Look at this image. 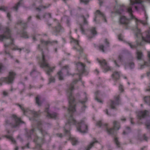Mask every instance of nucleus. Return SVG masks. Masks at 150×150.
I'll return each mask as SVG.
<instances>
[{"label":"nucleus","instance_id":"nucleus-1","mask_svg":"<svg viewBox=\"0 0 150 150\" xmlns=\"http://www.w3.org/2000/svg\"><path fill=\"white\" fill-rule=\"evenodd\" d=\"M130 4L126 7V11L129 13L130 18H127L125 16H121L120 17L119 19L120 23L125 26L126 29L129 26L130 20L132 19H134L136 20V22H140L144 25H147V23L146 21L139 20L136 18L133 14V11L132 10V8L133 5L134 4H140L139 7L137 6H135V9L137 11H138L140 8H141L143 11H145V9L144 6L142 4V3L144 2L142 0H134V1L130 0Z\"/></svg>","mask_w":150,"mask_h":150},{"label":"nucleus","instance_id":"nucleus-2","mask_svg":"<svg viewBox=\"0 0 150 150\" xmlns=\"http://www.w3.org/2000/svg\"><path fill=\"white\" fill-rule=\"evenodd\" d=\"M77 81L78 80H76L73 81L70 84L67 90L69 104V108H68V110L70 113H73L76 111L75 105L74 103L75 99L72 95V93L73 90L74 89V85Z\"/></svg>","mask_w":150,"mask_h":150},{"label":"nucleus","instance_id":"nucleus-3","mask_svg":"<svg viewBox=\"0 0 150 150\" xmlns=\"http://www.w3.org/2000/svg\"><path fill=\"white\" fill-rule=\"evenodd\" d=\"M38 49L39 50L42 51V61L40 63V66L42 68H47L48 69L46 71V74L47 75H50V73L53 72V70H54L55 68V67H50V64L48 63V60L46 59V58L42 51V49L40 48V45H38Z\"/></svg>","mask_w":150,"mask_h":150},{"label":"nucleus","instance_id":"nucleus-4","mask_svg":"<svg viewBox=\"0 0 150 150\" xmlns=\"http://www.w3.org/2000/svg\"><path fill=\"white\" fill-rule=\"evenodd\" d=\"M23 123L20 118L13 115L10 118L6 120L4 125L6 126L9 125L11 128H18L20 124Z\"/></svg>","mask_w":150,"mask_h":150},{"label":"nucleus","instance_id":"nucleus-5","mask_svg":"<svg viewBox=\"0 0 150 150\" xmlns=\"http://www.w3.org/2000/svg\"><path fill=\"white\" fill-rule=\"evenodd\" d=\"M113 128H108V127L106 128V130L108 133L110 135L115 136L114 142L118 148L120 147V143L118 141V138L115 137L116 134V132L115 129L118 130L120 128V125L119 123L116 121H114L113 122Z\"/></svg>","mask_w":150,"mask_h":150},{"label":"nucleus","instance_id":"nucleus-6","mask_svg":"<svg viewBox=\"0 0 150 150\" xmlns=\"http://www.w3.org/2000/svg\"><path fill=\"white\" fill-rule=\"evenodd\" d=\"M4 33L3 34L0 35V40L3 41L4 39H10L11 42L10 44H5L4 45L5 48H8L11 45L13 44V41L14 39L11 37V31L8 27H6L4 29Z\"/></svg>","mask_w":150,"mask_h":150},{"label":"nucleus","instance_id":"nucleus-7","mask_svg":"<svg viewBox=\"0 0 150 150\" xmlns=\"http://www.w3.org/2000/svg\"><path fill=\"white\" fill-rule=\"evenodd\" d=\"M16 75V73L12 70L10 71L8 74V76L5 77H1L0 79V86L2 85L4 82L8 84H12Z\"/></svg>","mask_w":150,"mask_h":150},{"label":"nucleus","instance_id":"nucleus-8","mask_svg":"<svg viewBox=\"0 0 150 150\" xmlns=\"http://www.w3.org/2000/svg\"><path fill=\"white\" fill-rule=\"evenodd\" d=\"M77 129L78 131L82 133H86L88 131L87 126L83 120H81L78 123Z\"/></svg>","mask_w":150,"mask_h":150},{"label":"nucleus","instance_id":"nucleus-9","mask_svg":"<svg viewBox=\"0 0 150 150\" xmlns=\"http://www.w3.org/2000/svg\"><path fill=\"white\" fill-rule=\"evenodd\" d=\"M76 123V120L71 115H70V117L69 120L67 123L64 127V130L65 132V134L68 135V136L70 135L69 131L67 130L69 129L70 127V125L71 124H74Z\"/></svg>","mask_w":150,"mask_h":150},{"label":"nucleus","instance_id":"nucleus-10","mask_svg":"<svg viewBox=\"0 0 150 150\" xmlns=\"http://www.w3.org/2000/svg\"><path fill=\"white\" fill-rule=\"evenodd\" d=\"M43 127L42 122L40 120H38L37 123V127L43 136L48 134L47 132L44 129Z\"/></svg>","mask_w":150,"mask_h":150},{"label":"nucleus","instance_id":"nucleus-11","mask_svg":"<svg viewBox=\"0 0 150 150\" xmlns=\"http://www.w3.org/2000/svg\"><path fill=\"white\" fill-rule=\"evenodd\" d=\"M135 35L137 38H141L143 40L147 42L150 43V34H148L147 35L146 37L145 38L142 36L140 30L138 28L137 29Z\"/></svg>","mask_w":150,"mask_h":150},{"label":"nucleus","instance_id":"nucleus-12","mask_svg":"<svg viewBox=\"0 0 150 150\" xmlns=\"http://www.w3.org/2000/svg\"><path fill=\"white\" fill-rule=\"evenodd\" d=\"M114 100H111L110 106L111 109H115V106L118 105L120 104V96L119 95L116 96L114 97Z\"/></svg>","mask_w":150,"mask_h":150},{"label":"nucleus","instance_id":"nucleus-13","mask_svg":"<svg viewBox=\"0 0 150 150\" xmlns=\"http://www.w3.org/2000/svg\"><path fill=\"white\" fill-rule=\"evenodd\" d=\"M97 60L104 70L105 71V72L110 70V67L107 65V62L105 60H103L101 61L98 59H97Z\"/></svg>","mask_w":150,"mask_h":150},{"label":"nucleus","instance_id":"nucleus-14","mask_svg":"<svg viewBox=\"0 0 150 150\" xmlns=\"http://www.w3.org/2000/svg\"><path fill=\"white\" fill-rule=\"evenodd\" d=\"M148 55L149 57V60L148 62L144 61L143 64H140V69H142L145 67L150 66V51L148 52Z\"/></svg>","mask_w":150,"mask_h":150},{"label":"nucleus","instance_id":"nucleus-15","mask_svg":"<svg viewBox=\"0 0 150 150\" xmlns=\"http://www.w3.org/2000/svg\"><path fill=\"white\" fill-rule=\"evenodd\" d=\"M45 111L47 112V117H48L55 118L56 117L57 114L55 112L50 113L49 112V109L48 108H45Z\"/></svg>","mask_w":150,"mask_h":150},{"label":"nucleus","instance_id":"nucleus-16","mask_svg":"<svg viewBox=\"0 0 150 150\" xmlns=\"http://www.w3.org/2000/svg\"><path fill=\"white\" fill-rule=\"evenodd\" d=\"M100 15L103 18V19L104 20V21L105 22H107V20L105 18V16L104 14L103 13L101 12L99 10H97L96 11L95 17V18L94 19V21L95 22H96V19L97 18V15Z\"/></svg>","mask_w":150,"mask_h":150},{"label":"nucleus","instance_id":"nucleus-17","mask_svg":"<svg viewBox=\"0 0 150 150\" xmlns=\"http://www.w3.org/2000/svg\"><path fill=\"white\" fill-rule=\"evenodd\" d=\"M41 42L42 44H44L46 45H47L48 44H50L52 45L53 44H57L58 43V41L57 40L50 41L49 40L45 41L43 40H42L40 41Z\"/></svg>","mask_w":150,"mask_h":150},{"label":"nucleus","instance_id":"nucleus-18","mask_svg":"<svg viewBox=\"0 0 150 150\" xmlns=\"http://www.w3.org/2000/svg\"><path fill=\"white\" fill-rule=\"evenodd\" d=\"M73 41L75 43H76V45L78 46L77 48H76L75 47H74L73 49H74L76 50L77 51H79V52L80 54H81V53H82L83 51V49L80 46H79V42L77 40H74Z\"/></svg>","mask_w":150,"mask_h":150},{"label":"nucleus","instance_id":"nucleus-19","mask_svg":"<svg viewBox=\"0 0 150 150\" xmlns=\"http://www.w3.org/2000/svg\"><path fill=\"white\" fill-rule=\"evenodd\" d=\"M133 59V58L132 56H131L130 58V60H131L127 63L125 65V67L126 68L127 66H128L130 69H132L134 68V62H132V60Z\"/></svg>","mask_w":150,"mask_h":150},{"label":"nucleus","instance_id":"nucleus-20","mask_svg":"<svg viewBox=\"0 0 150 150\" xmlns=\"http://www.w3.org/2000/svg\"><path fill=\"white\" fill-rule=\"evenodd\" d=\"M120 76V72L117 71L114 72L112 75V78L116 80L119 79Z\"/></svg>","mask_w":150,"mask_h":150},{"label":"nucleus","instance_id":"nucleus-21","mask_svg":"<svg viewBox=\"0 0 150 150\" xmlns=\"http://www.w3.org/2000/svg\"><path fill=\"white\" fill-rule=\"evenodd\" d=\"M98 142L95 138H93V141L91 142L90 144L88 145L86 148V150H90V149L94 146V144L96 143H98Z\"/></svg>","mask_w":150,"mask_h":150},{"label":"nucleus","instance_id":"nucleus-22","mask_svg":"<svg viewBox=\"0 0 150 150\" xmlns=\"http://www.w3.org/2000/svg\"><path fill=\"white\" fill-rule=\"evenodd\" d=\"M148 112V111L146 110L144 111H141L139 113L138 116L140 119L142 118H144L147 116Z\"/></svg>","mask_w":150,"mask_h":150},{"label":"nucleus","instance_id":"nucleus-23","mask_svg":"<svg viewBox=\"0 0 150 150\" xmlns=\"http://www.w3.org/2000/svg\"><path fill=\"white\" fill-rule=\"evenodd\" d=\"M39 73L37 71L35 68H34L30 72V75L34 78L38 76Z\"/></svg>","mask_w":150,"mask_h":150},{"label":"nucleus","instance_id":"nucleus-24","mask_svg":"<svg viewBox=\"0 0 150 150\" xmlns=\"http://www.w3.org/2000/svg\"><path fill=\"white\" fill-rule=\"evenodd\" d=\"M22 0H20L12 8V9L16 11H17L19 7L21 4Z\"/></svg>","mask_w":150,"mask_h":150},{"label":"nucleus","instance_id":"nucleus-25","mask_svg":"<svg viewBox=\"0 0 150 150\" xmlns=\"http://www.w3.org/2000/svg\"><path fill=\"white\" fill-rule=\"evenodd\" d=\"M124 10L122 8V7L120 5L118 6V8L116 11V13L118 14H121L124 12Z\"/></svg>","mask_w":150,"mask_h":150},{"label":"nucleus","instance_id":"nucleus-26","mask_svg":"<svg viewBox=\"0 0 150 150\" xmlns=\"http://www.w3.org/2000/svg\"><path fill=\"white\" fill-rule=\"evenodd\" d=\"M69 139L70 140L73 145H75L78 143V141L75 138L70 137H69Z\"/></svg>","mask_w":150,"mask_h":150},{"label":"nucleus","instance_id":"nucleus-27","mask_svg":"<svg viewBox=\"0 0 150 150\" xmlns=\"http://www.w3.org/2000/svg\"><path fill=\"white\" fill-rule=\"evenodd\" d=\"M143 100L146 103L150 106V96H145Z\"/></svg>","mask_w":150,"mask_h":150},{"label":"nucleus","instance_id":"nucleus-28","mask_svg":"<svg viewBox=\"0 0 150 150\" xmlns=\"http://www.w3.org/2000/svg\"><path fill=\"white\" fill-rule=\"evenodd\" d=\"M40 97L39 96H38L35 98L36 103L38 105V106H41L42 102L40 100Z\"/></svg>","mask_w":150,"mask_h":150},{"label":"nucleus","instance_id":"nucleus-29","mask_svg":"<svg viewBox=\"0 0 150 150\" xmlns=\"http://www.w3.org/2000/svg\"><path fill=\"white\" fill-rule=\"evenodd\" d=\"M4 54L6 55L8 54L11 58H13V56L11 55L10 52L8 48H5L4 49Z\"/></svg>","mask_w":150,"mask_h":150},{"label":"nucleus","instance_id":"nucleus-30","mask_svg":"<svg viewBox=\"0 0 150 150\" xmlns=\"http://www.w3.org/2000/svg\"><path fill=\"white\" fill-rule=\"evenodd\" d=\"M62 29V27L59 24L54 27V32L56 33H59L60 32Z\"/></svg>","mask_w":150,"mask_h":150},{"label":"nucleus","instance_id":"nucleus-31","mask_svg":"<svg viewBox=\"0 0 150 150\" xmlns=\"http://www.w3.org/2000/svg\"><path fill=\"white\" fill-rule=\"evenodd\" d=\"M107 124L103 122L102 120H100L98 121L96 123V125L99 127L103 126H106Z\"/></svg>","mask_w":150,"mask_h":150},{"label":"nucleus","instance_id":"nucleus-32","mask_svg":"<svg viewBox=\"0 0 150 150\" xmlns=\"http://www.w3.org/2000/svg\"><path fill=\"white\" fill-rule=\"evenodd\" d=\"M81 1L84 3L85 4H87L88 3L90 0H80ZM99 1V4L100 6H101L103 3L102 0H98Z\"/></svg>","mask_w":150,"mask_h":150},{"label":"nucleus","instance_id":"nucleus-33","mask_svg":"<svg viewBox=\"0 0 150 150\" xmlns=\"http://www.w3.org/2000/svg\"><path fill=\"white\" fill-rule=\"evenodd\" d=\"M137 58L138 59H141L143 57V54L141 52L137 50Z\"/></svg>","mask_w":150,"mask_h":150},{"label":"nucleus","instance_id":"nucleus-34","mask_svg":"<svg viewBox=\"0 0 150 150\" xmlns=\"http://www.w3.org/2000/svg\"><path fill=\"white\" fill-rule=\"evenodd\" d=\"M58 78L60 80H62L64 79L63 76V73L62 71L58 72L57 73Z\"/></svg>","mask_w":150,"mask_h":150},{"label":"nucleus","instance_id":"nucleus-35","mask_svg":"<svg viewBox=\"0 0 150 150\" xmlns=\"http://www.w3.org/2000/svg\"><path fill=\"white\" fill-rule=\"evenodd\" d=\"M131 132V129L130 127H126L125 130L124 131L123 134L124 135L130 133Z\"/></svg>","mask_w":150,"mask_h":150},{"label":"nucleus","instance_id":"nucleus-36","mask_svg":"<svg viewBox=\"0 0 150 150\" xmlns=\"http://www.w3.org/2000/svg\"><path fill=\"white\" fill-rule=\"evenodd\" d=\"M6 67L2 63H0V74L3 73V71L5 70Z\"/></svg>","mask_w":150,"mask_h":150},{"label":"nucleus","instance_id":"nucleus-37","mask_svg":"<svg viewBox=\"0 0 150 150\" xmlns=\"http://www.w3.org/2000/svg\"><path fill=\"white\" fill-rule=\"evenodd\" d=\"M22 34V37L25 38H28V36L26 32L24 30H23L21 33Z\"/></svg>","mask_w":150,"mask_h":150},{"label":"nucleus","instance_id":"nucleus-38","mask_svg":"<svg viewBox=\"0 0 150 150\" xmlns=\"http://www.w3.org/2000/svg\"><path fill=\"white\" fill-rule=\"evenodd\" d=\"M128 44L132 48H134L136 47H137V46L139 44V42L137 40V45H132L130 43H128Z\"/></svg>","mask_w":150,"mask_h":150},{"label":"nucleus","instance_id":"nucleus-39","mask_svg":"<svg viewBox=\"0 0 150 150\" xmlns=\"http://www.w3.org/2000/svg\"><path fill=\"white\" fill-rule=\"evenodd\" d=\"M79 64L81 67L82 69V71L83 73L85 71V66L83 63L81 62L79 63Z\"/></svg>","mask_w":150,"mask_h":150},{"label":"nucleus","instance_id":"nucleus-40","mask_svg":"<svg viewBox=\"0 0 150 150\" xmlns=\"http://www.w3.org/2000/svg\"><path fill=\"white\" fill-rule=\"evenodd\" d=\"M84 94L85 95V98L83 100H79V102L82 103V104H84L86 101H87V98L86 96V93H84Z\"/></svg>","mask_w":150,"mask_h":150},{"label":"nucleus","instance_id":"nucleus-41","mask_svg":"<svg viewBox=\"0 0 150 150\" xmlns=\"http://www.w3.org/2000/svg\"><path fill=\"white\" fill-rule=\"evenodd\" d=\"M69 69V67L68 66V65H66L64 66L63 67V68L62 69V70H63V69H65L66 70H67V75H70V74H69V72L68 71V69Z\"/></svg>","mask_w":150,"mask_h":150},{"label":"nucleus","instance_id":"nucleus-42","mask_svg":"<svg viewBox=\"0 0 150 150\" xmlns=\"http://www.w3.org/2000/svg\"><path fill=\"white\" fill-rule=\"evenodd\" d=\"M81 17L83 18V23L84 25H88V22L86 20V19L84 16H82Z\"/></svg>","mask_w":150,"mask_h":150},{"label":"nucleus","instance_id":"nucleus-43","mask_svg":"<svg viewBox=\"0 0 150 150\" xmlns=\"http://www.w3.org/2000/svg\"><path fill=\"white\" fill-rule=\"evenodd\" d=\"M91 33L93 35V36L96 35L97 34L95 28H93L91 30Z\"/></svg>","mask_w":150,"mask_h":150},{"label":"nucleus","instance_id":"nucleus-44","mask_svg":"<svg viewBox=\"0 0 150 150\" xmlns=\"http://www.w3.org/2000/svg\"><path fill=\"white\" fill-rule=\"evenodd\" d=\"M48 7L49 6H41L37 8L36 9L39 11H41L42 9L46 8Z\"/></svg>","mask_w":150,"mask_h":150},{"label":"nucleus","instance_id":"nucleus-45","mask_svg":"<svg viewBox=\"0 0 150 150\" xmlns=\"http://www.w3.org/2000/svg\"><path fill=\"white\" fill-rule=\"evenodd\" d=\"M8 10V8L6 7L2 6L0 7V10L4 11H6Z\"/></svg>","mask_w":150,"mask_h":150},{"label":"nucleus","instance_id":"nucleus-46","mask_svg":"<svg viewBox=\"0 0 150 150\" xmlns=\"http://www.w3.org/2000/svg\"><path fill=\"white\" fill-rule=\"evenodd\" d=\"M31 113L35 117H38L39 116V114L34 111H31Z\"/></svg>","mask_w":150,"mask_h":150},{"label":"nucleus","instance_id":"nucleus-47","mask_svg":"<svg viewBox=\"0 0 150 150\" xmlns=\"http://www.w3.org/2000/svg\"><path fill=\"white\" fill-rule=\"evenodd\" d=\"M146 125L148 129L150 128V120H147L146 123Z\"/></svg>","mask_w":150,"mask_h":150},{"label":"nucleus","instance_id":"nucleus-48","mask_svg":"<svg viewBox=\"0 0 150 150\" xmlns=\"http://www.w3.org/2000/svg\"><path fill=\"white\" fill-rule=\"evenodd\" d=\"M104 46L103 45H100L99 46V48L100 50L102 51L103 52H105L104 50Z\"/></svg>","mask_w":150,"mask_h":150},{"label":"nucleus","instance_id":"nucleus-49","mask_svg":"<svg viewBox=\"0 0 150 150\" xmlns=\"http://www.w3.org/2000/svg\"><path fill=\"white\" fill-rule=\"evenodd\" d=\"M55 82V79L54 77L51 76L49 79V82L48 84L50 83H51L54 82Z\"/></svg>","mask_w":150,"mask_h":150},{"label":"nucleus","instance_id":"nucleus-50","mask_svg":"<svg viewBox=\"0 0 150 150\" xmlns=\"http://www.w3.org/2000/svg\"><path fill=\"white\" fill-rule=\"evenodd\" d=\"M47 16L48 18H51V15L50 13H46L43 16V18H46V16Z\"/></svg>","mask_w":150,"mask_h":150},{"label":"nucleus","instance_id":"nucleus-51","mask_svg":"<svg viewBox=\"0 0 150 150\" xmlns=\"http://www.w3.org/2000/svg\"><path fill=\"white\" fill-rule=\"evenodd\" d=\"M118 38L119 40L121 41L123 40V36L121 34H120L118 35Z\"/></svg>","mask_w":150,"mask_h":150},{"label":"nucleus","instance_id":"nucleus-52","mask_svg":"<svg viewBox=\"0 0 150 150\" xmlns=\"http://www.w3.org/2000/svg\"><path fill=\"white\" fill-rule=\"evenodd\" d=\"M56 135L57 137L60 138H62L64 136L62 133H57L56 134Z\"/></svg>","mask_w":150,"mask_h":150},{"label":"nucleus","instance_id":"nucleus-53","mask_svg":"<svg viewBox=\"0 0 150 150\" xmlns=\"http://www.w3.org/2000/svg\"><path fill=\"white\" fill-rule=\"evenodd\" d=\"M80 30L82 32V33L83 34H84V32H85V30H84V29L83 28V26L82 25H80Z\"/></svg>","mask_w":150,"mask_h":150},{"label":"nucleus","instance_id":"nucleus-54","mask_svg":"<svg viewBox=\"0 0 150 150\" xmlns=\"http://www.w3.org/2000/svg\"><path fill=\"white\" fill-rule=\"evenodd\" d=\"M105 44L106 45V46L108 47H109V43L108 41V40L107 39H105Z\"/></svg>","mask_w":150,"mask_h":150},{"label":"nucleus","instance_id":"nucleus-55","mask_svg":"<svg viewBox=\"0 0 150 150\" xmlns=\"http://www.w3.org/2000/svg\"><path fill=\"white\" fill-rule=\"evenodd\" d=\"M17 105L23 111V112H24L23 113H24V114L25 115V111L24 110V108L22 106V105H20L19 104H18Z\"/></svg>","mask_w":150,"mask_h":150},{"label":"nucleus","instance_id":"nucleus-56","mask_svg":"<svg viewBox=\"0 0 150 150\" xmlns=\"http://www.w3.org/2000/svg\"><path fill=\"white\" fill-rule=\"evenodd\" d=\"M119 90L121 91V92H122L123 91V86L121 85H120L119 86Z\"/></svg>","mask_w":150,"mask_h":150},{"label":"nucleus","instance_id":"nucleus-57","mask_svg":"<svg viewBox=\"0 0 150 150\" xmlns=\"http://www.w3.org/2000/svg\"><path fill=\"white\" fill-rule=\"evenodd\" d=\"M122 55L120 54L119 55L118 57V59L120 61H121L122 60Z\"/></svg>","mask_w":150,"mask_h":150},{"label":"nucleus","instance_id":"nucleus-58","mask_svg":"<svg viewBox=\"0 0 150 150\" xmlns=\"http://www.w3.org/2000/svg\"><path fill=\"white\" fill-rule=\"evenodd\" d=\"M95 100H96L98 102L101 103H102V101L101 100L98 98L97 97L95 98Z\"/></svg>","mask_w":150,"mask_h":150},{"label":"nucleus","instance_id":"nucleus-59","mask_svg":"<svg viewBox=\"0 0 150 150\" xmlns=\"http://www.w3.org/2000/svg\"><path fill=\"white\" fill-rule=\"evenodd\" d=\"M35 129L34 128L32 129L30 131V134H32L33 132H34L35 131Z\"/></svg>","mask_w":150,"mask_h":150},{"label":"nucleus","instance_id":"nucleus-60","mask_svg":"<svg viewBox=\"0 0 150 150\" xmlns=\"http://www.w3.org/2000/svg\"><path fill=\"white\" fill-rule=\"evenodd\" d=\"M105 112H106V114L108 115L111 116V115L110 113H108V109H106L105 111Z\"/></svg>","mask_w":150,"mask_h":150},{"label":"nucleus","instance_id":"nucleus-61","mask_svg":"<svg viewBox=\"0 0 150 150\" xmlns=\"http://www.w3.org/2000/svg\"><path fill=\"white\" fill-rule=\"evenodd\" d=\"M144 139L146 141H147L148 138L147 137H146L145 134H144L143 136Z\"/></svg>","mask_w":150,"mask_h":150},{"label":"nucleus","instance_id":"nucleus-62","mask_svg":"<svg viewBox=\"0 0 150 150\" xmlns=\"http://www.w3.org/2000/svg\"><path fill=\"white\" fill-rule=\"evenodd\" d=\"M11 16V15L9 13H7V17L9 18V19H10Z\"/></svg>","mask_w":150,"mask_h":150},{"label":"nucleus","instance_id":"nucleus-63","mask_svg":"<svg viewBox=\"0 0 150 150\" xmlns=\"http://www.w3.org/2000/svg\"><path fill=\"white\" fill-rule=\"evenodd\" d=\"M114 62L116 66H117L118 67H120V66L117 64V62L115 60H114Z\"/></svg>","mask_w":150,"mask_h":150},{"label":"nucleus","instance_id":"nucleus-64","mask_svg":"<svg viewBox=\"0 0 150 150\" xmlns=\"http://www.w3.org/2000/svg\"><path fill=\"white\" fill-rule=\"evenodd\" d=\"M121 120L122 121H125L126 120V118L124 117H123L121 119Z\"/></svg>","mask_w":150,"mask_h":150}]
</instances>
